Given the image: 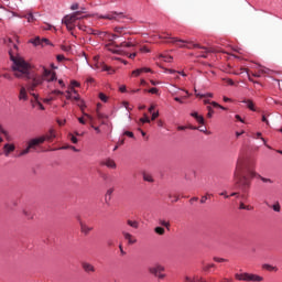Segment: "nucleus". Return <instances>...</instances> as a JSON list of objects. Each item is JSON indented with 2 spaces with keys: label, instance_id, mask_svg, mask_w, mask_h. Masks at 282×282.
<instances>
[{
  "label": "nucleus",
  "instance_id": "29",
  "mask_svg": "<svg viewBox=\"0 0 282 282\" xmlns=\"http://www.w3.org/2000/svg\"><path fill=\"white\" fill-rule=\"evenodd\" d=\"M160 226H164V228H166L167 230H171V223L166 221V220H159Z\"/></svg>",
  "mask_w": 282,
  "mask_h": 282
},
{
  "label": "nucleus",
  "instance_id": "63",
  "mask_svg": "<svg viewBox=\"0 0 282 282\" xmlns=\"http://www.w3.org/2000/svg\"><path fill=\"white\" fill-rule=\"evenodd\" d=\"M70 10H78V3L72 4Z\"/></svg>",
  "mask_w": 282,
  "mask_h": 282
},
{
  "label": "nucleus",
  "instance_id": "64",
  "mask_svg": "<svg viewBox=\"0 0 282 282\" xmlns=\"http://www.w3.org/2000/svg\"><path fill=\"white\" fill-rule=\"evenodd\" d=\"M141 72L144 74V73H149V72H151V68H147V67H143V68H141Z\"/></svg>",
  "mask_w": 282,
  "mask_h": 282
},
{
  "label": "nucleus",
  "instance_id": "7",
  "mask_svg": "<svg viewBox=\"0 0 282 282\" xmlns=\"http://www.w3.org/2000/svg\"><path fill=\"white\" fill-rule=\"evenodd\" d=\"M167 43H186V44H180L178 47H186L187 50H193V48L206 50V53L215 52V50H213V48H208V47L202 46L199 44H195L191 41L180 40L176 37H171V41Z\"/></svg>",
  "mask_w": 282,
  "mask_h": 282
},
{
  "label": "nucleus",
  "instance_id": "45",
  "mask_svg": "<svg viewBox=\"0 0 282 282\" xmlns=\"http://www.w3.org/2000/svg\"><path fill=\"white\" fill-rule=\"evenodd\" d=\"M196 122H198V124H204V117L198 115V117H196Z\"/></svg>",
  "mask_w": 282,
  "mask_h": 282
},
{
  "label": "nucleus",
  "instance_id": "33",
  "mask_svg": "<svg viewBox=\"0 0 282 282\" xmlns=\"http://www.w3.org/2000/svg\"><path fill=\"white\" fill-rule=\"evenodd\" d=\"M99 100H101V102H107V100H109V97H107L105 93H99Z\"/></svg>",
  "mask_w": 282,
  "mask_h": 282
},
{
  "label": "nucleus",
  "instance_id": "6",
  "mask_svg": "<svg viewBox=\"0 0 282 282\" xmlns=\"http://www.w3.org/2000/svg\"><path fill=\"white\" fill-rule=\"evenodd\" d=\"M123 47H133V43L131 42H122L120 45L116 44V42H110L106 44V50L111 52L112 54H121L127 55L128 53L124 52Z\"/></svg>",
  "mask_w": 282,
  "mask_h": 282
},
{
  "label": "nucleus",
  "instance_id": "17",
  "mask_svg": "<svg viewBox=\"0 0 282 282\" xmlns=\"http://www.w3.org/2000/svg\"><path fill=\"white\" fill-rule=\"evenodd\" d=\"M33 44L35 45H50V40L47 39H40V37H36L34 41H33Z\"/></svg>",
  "mask_w": 282,
  "mask_h": 282
},
{
  "label": "nucleus",
  "instance_id": "26",
  "mask_svg": "<svg viewBox=\"0 0 282 282\" xmlns=\"http://www.w3.org/2000/svg\"><path fill=\"white\" fill-rule=\"evenodd\" d=\"M263 270H268L269 272H276L279 269L276 267L270 265V264H263Z\"/></svg>",
  "mask_w": 282,
  "mask_h": 282
},
{
  "label": "nucleus",
  "instance_id": "8",
  "mask_svg": "<svg viewBox=\"0 0 282 282\" xmlns=\"http://www.w3.org/2000/svg\"><path fill=\"white\" fill-rule=\"evenodd\" d=\"M164 265L162 264H154L152 267L149 268V272L150 274H153V276H156V279H165L166 274H164Z\"/></svg>",
  "mask_w": 282,
  "mask_h": 282
},
{
  "label": "nucleus",
  "instance_id": "19",
  "mask_svg": "<svg viewBox=\"0 0 282 282\" xmlns=\"http://www.w3.org/2000/svg\"><path fill=\"white\" fill-rule=\"evenodd\" d=\"M85 32L86 34H93L94 36H100V34H102V32L98 31V30H94L91 28H85Z\"/></svg>",
  "mask_w": 282,
  "mask_h": 282
},
{
  "label": "nucleus",
  "instance_id": "11",
  "mask_svg": "<svg viewBox=\"0 0 282 282\" xmlns=\"http://www.w3.org/2000/svg\"><path fill=\"white\" fill-rule=\"evenodd\" d=\"M122 237L126 239V241H128L129 246H133L134 243H138V238H135V236L129 234L128 231H121Z\"/></svg>",
  "mask_w": 282,
  "mask_h": 282
},
{
  "label": "nucleus",
  "instance_id": "28",
  "mask_svg": "<svg viewBox=\"0 0 282 282\" xmlns=\"http://www.w3.org/2000/svg\"><path fill=\"white\" fill-rule=\"evenodd\" d=\"M154 232H155L156 235L162 236V235H164V234L166 232V230L164 229V227H155V228H154Z\"/></svg>",
  "mask_w": 282,
  "mask_h": 282
},
{
  "label": "nucleus",
  "instance_id": "55",
  "mask_svg": "<svg viewBox=\"0 0 282 282\" xmlns=\"http://www.w3.org/2000/svg\"><path fill=\"white\" fill-rule=\"evenodd\" d=\"M223 80L228 83L231 87L235 85V82L232 79H230V78H224Z\"/></svg>",
  "mask_w": 282,
  "mask_h": 282
},
{
  "label": "nucleus",
  "instance_id": "48",
  "mask_svg": "<svg viewBox=\"0 0 282 282\" xmlns=\"http://www.w3.org/2000/svg\"><path fill=\"white\" fill-rule=\"evenodd\" d=\"M140 74H143L141 68L135 69V70L132 72V76H140Z\"/></svg>",
  "mask_w": 282,
  "mask_h": 282
},
{
  "label": "nucleus",
  "instance_id": "13",
  "mask_svg": "<svg viewBox=\"0 0 282 282\" xmlns=\"http://www.w3.org/2000/svg\"><path fill=\"white\" fill-rule=\"evenodd\" d=\"M73 98H74V100H76L77 106L83 111V113H85V107H86L85 106V100L80 99V95H75Z\"/></svg>",
  "mask_w": 282,
  "mask_h": 282
},
{
  "label": "nucleus",
  "instance_id": "59",
  "mask_svg": "<svg viewBox=\"0 0 282 282\" xmlns=\"http://www.w3.org/2000/svg\"><path fill=\"white\" fill-rule=\"evenodd\" d=\"M78 122H79L80 124H87V121H85V118H83V117H79V118H78Z\"/></svg>",
  "mask_w": 282,
  "mask_h": 282
},
{
  "label": "nucleus",
  "instance_id": "53",
  "mask_svg": "<svg viewBox=\"0 0 282 282\" xmlns=\"http://www.w3.org/2000/svg\"><path fill=\"white\" fill-rule=\"evenodd\" d=\"M140 52H143V53L148 54V53L151 52V51H150L149 47H147V46H141V47H140Z\"/></svg>",
  "mask_w": 282,
  "mask_h": 282
},
{
  "label": "nucleus",
  "instance_id": "32",
  "mask_svg": "<svg viewBox=\"0 0 282 282\" xmlns=\"http://www.w3.org/2000/svg\"><path fill=\"white\" fill-rule=\"evenodd\" d=\"M0 135H4V138L10 141V134L8 133V131H6L1 127H0Z\"/></svg>",
  "mask_w": 282,
  "mask_h": 282
},
{
  "label": "nucleus",
  "instance_id": "10",
  "mask_svg": "<svg viewBox=\"0 0 282 282\" xmlns=\"http://www.w3.org/2000/svg\"><path fill=\"white\" fill-rule=\"evenodd\" d=\"M29 94L34 98V100H31L32 107H39L41 111H45V106L39 101V95L34 94V91H29Z\"/></svg>",
  "mask_w": 282,
  "mask_h": 282
},
{
  "label": "nucleus",
  "instance_id": "34",
  "mask_svg": "<svg viewBox=\"0 0 282 282\" xmlns=\"http://www.w3.org/2000/svg\"><path fill=\"white\" fill-rule=\"evenodd\" d=\"M250 281L259 282L263 281V278H261L260 275L251 274Z\"/></svg>",
  "mask_w": 282,
  "mask_h": 282
},
{
  "label": "nucleus",
  "instance_id": "42",
  "mask_svg": "<svg viewBox=\"0 0 282 282\" xmlns=\"http://www.w3.org/2000/svg\"><path fill=\"white\" fill-rule=\"evenodd\" d=\"M63 91H61V90H53L52 93H51V96H63Z\"/></svg>",
  "mask_w": 282,
  "mask_h": 282
},
{
  "label": "nucleus",
  "instance_id": "60",
  "mask_svg": "<svg viewBox=\"0 0 282 282\" xmlns=\"http://www.w3.org/2000/svg\"><path fill=\"white\" fill-rule=\"evenodd\" d=\"M141 122H143V123L148 122L149 123V122H151V119H149V117L145 116L144 118L141 119Z\"/></svg>",
  "mask_w": 282,
  "mask_h": 282
},
{
  "label": "nucleus",
  "instance_id": "1",
  "mask_svg": "<svg viewBox=\"0 0 282 282\" xmlns=\"http://www.w3.org/2000/svg\"><path fill=\"white\" fill-rule=\"evenodd\" d=\"M4 45L9 47V56L13 63V72H15L17 78H22V76L28 77L30 72V64L25 62L22 57L18 56L19 54V46L10 37L4 39Z\"/></svg>",
  "mask_w": 282,
  "mask_h": 282
},
{
  "label": "nucleus",
  "instance_id": "35",
  "mask_svg": "<svg viewBox=\"0 0 282 282\" xmlns=\"http://www.w3.org/2000/svg\"><path fill=\"white\" fill-rule=\"evenodd\" d=\"M83 116H84V118H87V120H89L90 127H91V124H94V117H91V115L86 113V112H84Z\"/></svg>",
  "mask_w": 282,
  "mask_h": 282
},
{
  "label": "nucleus",
  "instance_id": "36",
  "mask_svg": "<svg viewBox=\"0 0 282 282\" xmlns=\"http://www.w3.org/2000/svg\"><path fill=\"white\" fill-rule=\"evenodd\" d=\"M143 180L144 182H153V176H151V174H143Z\"/></svg>",
  "mask_w": 282,
  "mask_h": 282
},
{
  "label": "nucleus",
  "instance_id": "56",
  "mask_svg": "<svg viewBox=\"0 0 282 282\" xmlns=\"http://www.w3.org/2000/svg\"><path fill=\"white\" fill-rule=\"evenodd\" d=\"M77 26H78V30H82V32H85V28H88L87 25H85V24H77Z\"/></svg>",
  "mask_w": 282,
  "mask_h": 282
},
{
  "label": "nucleus",
  "instance_id": "40",
  "mask_svg": "<svg viewBox=\"0 0 282 282\" xmlns=\"http://www.w3.org/2000/svg\"><path fill=\"white\" fill-rule=\"evenodd\" d=\"M273 210L275 213H281V205L279 203H275L273 206H272Z\"/></svg>",
  "mask_w": 282,
  "mask_h": 282
},
{
  "label": "nucleus",
  "instance_id": "37",
  "mask_svg": "<svg viewBox=\"0 0 282 282\" xmlns=\"http://www.w3.org/2000/svg\"><path fill=\"white\" fill-rule=\"evenodd\" d=\"M102 72H109V74H113V68H111L110 66L107 65H102Z\"/></svg>",
  "mask_w": 282,
  "mask_h": 282
},
{
  "label": "nucleus",
  "instance_id": "27",
  "mask_svg": "<svg viewBox=\"0 0 282 282\" xmlns=\"http://www.w3.org/2000/svg\"><path fill=\"white\" fill-rule=\"evenodd\" d=\"M273 72L272 70H270V68H265V67H263V68H259V74H265L267 76H271V74H272Z\"/></svg>",
  "mask_w": 282,
  "mask_h": 282
},
{
  "label": "nucleus",
  "instance_id": "51",
  "mask_svg": "<svg viewBox=\"0 0 282 282\" xmlns=\"http://www.w3.org/2000/svg\"><path fill=\"white\" fill-rule=\"evenodd\" d=\"M147 91H148V94H155V95L159 94L158 88H151V89H149V90H147Z\"/></svg>",
  "mask_w": 282,
  "mask_h": 282
},
{
  "label": "nucleus",
  "instance_id": "57",
  "mask_svg": "<svg viewBox=\"0 0 282 282\" xmlns=\"http://www.w3.org/2000/svg\"><path fill=\"white\" fill-rule=\"evenodd\" d=\"M123 135H127L128 138H133V132L126 131V132H123Z\"/></svg>",
  "mask_w": 282,
  "mask_h": 282
},
{
  "label": "nucleus",
  "instance_id": "49",
  "mask_svg": "<svg viewBox=\"0 0 282 282\" xmlns=\"http://www.w3.org/2000/svg\"><path fill=\"white\" fill-rule=\"evenodd\" d=\"M254 138H257V139L260 138L262 140V142H264L265 147H268V144L265 143V139L261 137V132H257Z\"/></svg>",
  "mask_w": 282,
  "mask_h": 282
},
{
  "label": "nucleus",
  "instance_id": "3",
  "mask_svg": "<svg viewBox=\"0 0 282 282\" xmlns=\"http://www.w3.org/2000/svg\"><path fill=\"white\" fill-rule=\"evenodd\" d=\"M21 78H28L31 82L26 85L28 91H36V87H41L43 83H54L56 80V73L47 69L46 67H42V75H34L33 77L30 76H22Z\"/></svg>",
  "mask_w": 282,
  "mask_h": 282
},
{
  "label": "nucleus",
  "instance_id": "50",
  "mask_svg": "<svg viewBox=\"0 0 282 282\" xmlns=\"http://www.w3.org/2000/svg\"><path fill=\"white\" fill-rule=\"evenodd\" d=\"M43 30H54V26L52 24H45L44 26H42Z\"/></svg>",
  "mask_w": 282,
  "mask_h": 282
},
{
  "label": "nucleus",
  "instance_id": "4",
  "mask_svg": "<svg viewBox=\"0 0 282 282\" xmlns=\"http://www.w3.org/2000/svg\"><path fill=\"white\" fill-rule=\"evenodd\" d=\"M54 138H56V133L51 129L45 135L30 140L28 147L20 152V156L28 155L31 149H36V147L43 144V142H52Z\"/></svg>",
  "mask_w": 282,
  "mask_h": 282
},
{
  "label": "nucleus",
  "instance_id": "52",
  "mask_svg": "<svg viewBox=\"0 0 282 282\" xmlns=\"http://www.w3.org/2000/svg\"><path fill=\"white\" fill-rule=\"evenodd\" d=\"M52 100H55V98L52 94H50L48 98L44 99V102H52Z\"/></svg>",
  "mask_w": 282,
  "mask_h": 282
},
{
  "label": "nucleus",
  "instance_id": "15",
  "mask_svg": "<svg viewBox=\"0 0 282 282\" xmlns=\"http://www.w3.org/2000/svg\"><path fill=\"white\" fill-rule=\"evenodd\" d=\"M19 100H28V88L25 86H21L20 88Z\"/></svg>",
  "mask_w": 282,
  "mask_h": 282
},
{
  "label": "nucleus",
  "instance_id": "16",
  "mask_svg": "<svg viewBox=\"0 0 282 282\" xmlns=\"http://www.w3.org/2000/svg\"><path fill=\"white\" fill-rule=\"evenodd\" d=\"M82 267L86 272H96V268L89 262H84Z\"/></svg>",
  "mask_w": 282,
  "mask_h": 282
},
{
  "label": "nucleus",
  "instance_id": "44",
  "mask_svg": "<svg viewBox=\"0 0 282 282\" xmlns=\"http://www.w3.org/2000/svg\"><path fill=\"white\" fill-rule=\"evenodd\" d=\"M214 261H216V263H226V259H224V258H217V257H215V258H214Z\"/></svg>",
  "mask_w": 282,
  "mask_h": 282
},
{
  "label": "nucleus",
  "instance_id": "39",
  "mask_svg": "<svg viewBox=\"0 0 282 282\" xmlns=\"http://www.w3.org/2000/svg\"><path fill=\"white\" fill-rule=\"evenodd\" d=\"M207 118H213V115L215 113V111L213 110V107L210 106H207Z\"/></svg>",
  "mask_w": 282,
  "mask_h": 282
},
{
  "label": "nucleus",
  "instance_id": "31",
  "mask_svg": "<svg viewBox=\"0 0 282 282\" xmlns=\"http://www.w3.org/2000/svg\"><path fill=\"white\" fill-rule=\"evenodd\" d=\"M197 98H213V93L209 94H196Z\"/></svg>",
  "mask_w": 282,
  "mask_h": 282
},
{
  "label": "nucleus",
  "instance_id": "24",
  "mask_svg": "<svg viewBox=\"0 0 282 282\" xmlns=\"http://www.w3.org/2000/svg\"><path fill=\"white\" fill-rule=\"evenodd\" d=\"M127 224L128 226H130V228H134V230H138L140 228V223H138L137 220L128 219Z\"/></svg>",
  "mask_w": 282,
  "mask_h": 282
},
{
  "label": "nucleus",
  "instance_id": "5",
  "mask_svg": "<svg viewBox=\"0 0 282 282\" xmlns=\"http://www.w3.org/2000/svg\"><path fill=\"white\" fill-rule=\"evenodd\" d=\"M85 12L83 11H76L73 14H68L63 18L62 23L66 25L67 30L72 32L74 28H76V21H80L82 19H88L89 15H84Z\"/></svg>",
  "mask_w": 282,
  "mask_h": 282
},
{
  "label": "nucleus",
  "instance_id": "2",
  "mask_svg": "<svg viewBox=\"0 0 282 282\" xmlns=\"http://www.w3.org/2000/svg\"><path fill=\"white\" fill-rule=\"evenodd\" d=\"M248 169H252L250 163L246 162V159L239 158L236 164V171L234 173V177L237 184L241 186V189L243 192L248 191L252 184L250 181L251 176L248 173Z\"/></svg>",
  "mask_w": 282,
  "mask_h": 282
},
{
  "label": "nucleus",
  "instance_id": "61",
  "mask_svg": "<svg viewBox=\"0 0 282 282\" xmlns=\"http://www.w3.org/2000/svg\"><path fill=\"white\" fill-rule=\"evenodd\" d=\"M119 91H121V94H124L127 91V86H120Z\"/></svg>",
  "mask_w": 282,
  "mask_h": 282
},
{
  "label": "nucleus",
  "instance_id": "62",
  "mask_svg": "<svg viewBox=\"0 0 282 282\" xmlns=\"http://www.w3.org/2000/svg\"><path fill=\"white\" fill-rule=\"evenodd\" d=\"M160 116V112H153L152 113V120H155Z\"/></svg>",
  "mask_w": 282,
  "mask_h": 282
},
{
  "label": "nucleus",
  "instance_id": "46",
  "mask_svg": "<svg viewBox=\"0 0 282 282\" xmlns=\"http://www.w3.org/2000/svg\"><path fill=\"white\" fill-rule=\"evenodd\" d=\"M70 85H72L70 89H72V88L74 89V87H80V83H78V82H76V80H72V82H70Z\"/></svg>",
  "mask_w": 282,
  "mask_h": 282
},
{
  "label": "nucleus",
  "instance_id": "23",
  "mask_svg": "<svg viewBox=\"0 0 282 282\" xmlns=\"http://www.w3.org/2000/svg\"><path fill=\"white\" fill-rule=\"evenodd\" d=\"M66 99L67 100H74V96H72V94H75V96L78 95V90H76L75 88H70V90L66 91Z\"/></svg>",
  "mask_w": 282,
  "mask_h": 282
},
{
  "label": "nucleus",
  "instance_id": "43",
  "mask_svg": "<svg viewBox=\"0 0 282 282\" xmlns=\"http://www.w3.org/2000/svg\"><path fill=\"white\" fill-rule=\"evenodd\" d=\"M69 137H70V142H73V144H78V139L74 134H69Z\"/></svg>",
  "mask_w": 282,
  "mask_h": 282
},
{
  "label": "nucleus",
  "instance_id": "54",
  "mask_svg": "<svg viewBox=\"0 0 282 282\" xmlns=\"http://www.w3.org/2000/svg\"><path fill=\"white\" fill-rule=\"evenodd\" d=\"M163 59H164L165 63H171V61H173V57L166 55V56H163Z\"/></svg>",
  "mask_w": 282,
  "mask_h": 282
},
{
  "label": "nucleus",
  "instance_id": "25",
  "mask_svg": "<svg viewBox=\"0 0 282 282\" xmlns=\"http://www.w3.org/2000/svg\"><path fill=\"white\" fill-rule=\"evenodd\" d=\"M23 18L25 20H28V23H34V21H36V17H34V14H32V13H28V14L23 15Z\"/></svg>",
  "mask_w": 282,
  "mask_h": 282
},
{
  "label": "nucleus",
  "instance_id": "58",
  "mask_svg": "<svg viewBox=\"0 0 282 282\" xmlns=\"http://www.w3.org/2000/svg\"><path fill=\"white\" fill-rule=\"evenodd\" d=\"M56 58H57L58 63H61V62L65 61V55H57Z\"/></svg>",
  "mask_w": 282,
  "mask_h": 282
},
{
  "label": "nucleus",
  "instance_id": "18",
  "mask_svg": "<svg viewBox=\"0 0 282 282\" xmlns=\"http://www.w3.org/2000/svg\"><path fill=\"white\" fill-rule=\"evenodd\" d=\"M112 195H113V188L107 189L106 195H105V202L107 205L110 204Z\"/></svg>",
  "mask_w": 282,
  "mask_h": 282
},
{
  "label": "nucleus",
  "instance_id": "12",
  "mask_svg": "<svg viewBox=\"0 0 282 282\" xmlns=\"http://www.w3.org/2000/svg\"><path fill=\"white\" fill-rule=\"evenodd\" d=\"M248 173H249V175H250L251 178L259 177V180H261V182L272 184V180L265 178V177L261 176V174H258V173L254 172V170H252V169H248Z\"/></svg>",
  "mask_w": 282,
  "mask_h": 282
},
{
  "label": "nucleus",
  "instance_id": "9",
  "mask_svg": "<svg viewBox=\"0 0 282 282\" xmlns=\"http://www.w3.org/2000/svg\"><path fill=\"white\" fill-rule=\"evenodd\" d=\"M98 19H107L108 21H120V19H124V13L111 11L105 15H99Z\"/></svg>",
  "mask_w": 282,
  "mask_h": 282
},
{
  "label": "nucleus",
  "instance_id": "20",
  "mask_svg": "<svg viewBox=\"0 0 282 282\" xmlns=\"http://www.w3.org/2000/svg\"><path fill=\"white\" fill-rule=\"evenodd\" d=\"M90 230H94V228L87 226V225L84 224V223H80V231H82L84 235H88Z\"/></svg>",
  "mask_w": 282,
  "mask_h": 282
},
{
  "label": "nucleus",
  "instance_id": "41",
  "mask_svg": "<svg viewBox=\"0 0 282 282\" xmlns=\"http://www.w3.org/2000/svg\"><path fill=\"white\" fill-rule=\"evenodd\" d=\"M210 268H215V264H205L203 267V270H204V272H208V270H210Z\"/></svg>",
  "mask_w": 282,
  "mask_h": 282
},
{
  "label": "nucleus",
  "instance_id": "22",
  "mask_svg": "<svg viewBox=\"0 0 282 282\" xmlns=\"http://www.w3.org/2000/svg\"><path fill=\"white\" fill-rule=\"evenodd\" d=\"M4 149V155H10V153H12V151H14V144H4L3 147Z\"/></svg>",
  "mask_w": 282,
  "mask_h": 282
},
{
  "label": "nucleus",
  "instance_id": "47",
  "mask_svg": "<svg viewBox=\"0 0 282 282\" xmlns=\"http://www.w3.org/2000/svg\"><path fill=\"white\" fill-rule=\"evenodd\" d=\"M97 118H98V120H105V118H107V116L104 115L102 112L97 111Z\"/></svg>",
  "mask_w": 282,
  "mask_h": 282
},
{
  "label": "nucleus",
  "instance_id": "14",
  "mask_svg": "<svg viewBox=\"0 0 282 282\" xmlns=\"http://www.w3.org/2000/svg\"><path fill=\"white\" fill-rule=\"evenodd\" d=\"M235 278L237 279V281H250L251 274H249V273H236Z\"/></svg>",
  "mask_w": 282,
  "mask_h": 282
},
{
  "label": "nucleus",
  "instance_id": "38",
  "mask_svg": "<svg viewBox=\"0 0 282 282\" xmlns=\"http://www.w3.org/2000/svg\"><path fill=\"white\" fill-rule=\"evenodd\" d=\"M208 197H213V194H207L205 196H202L200 204H206V202L208 200Z\"/></svg>",
  "mask_w": 282,
  "mask_h": 282
},
{
  "label": "nucleus",
  "instance_id": "30",
  "mask_svg": "<svg viewBox=\"0 0 282 282\" xmlns=\"http://www.w3.org/2000/svg\"><path fill=\"white\" fill-rule=\"evenodd\" d=\"M243 102H246L248 109H250L251 111H256V109H254V102H252V100H246V101H243Z\"/></svg>",
  "mask_w": 282,
  "mask_h": 282
},
{
  "label": "nucleus",
  "instance_id": "21",
  "mask_svg": "<svg viewBox=\"0 0 282 282\" xmlns=\"http://www.w3.org/2000/svg\"><path fill=\"white\" fill-rule=\"evenodd\" d=\"M102 164H104V166H107L108 169H116L115 160L107 159Z\"/></svg>",
  "mask_w": 282,
  "mask_h": 282
}]
</instances>
